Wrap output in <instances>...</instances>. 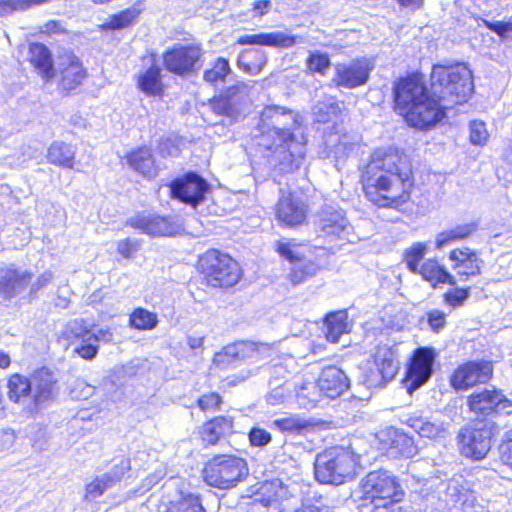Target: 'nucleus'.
I'll return each mask as SVG.
<instances>
[{
	"label": "nucleus",
	"mask_w": 512,
	"mask_h": 512,
	"mask_svg": "<svg viewBox=\"0 0 512 512\" xmlns=\"http://www.w3.org/2000/svg\"><path fill=\"white\" fill-rule=\"evenodd\" d=\"M11 365V358L7 352L0 350V368L7 369Z\"/></svg>",
	"instance_id": "obj_59"
},
{
	"label": "nucleus",
	"mask_w": 512,
	"mask_h": 512,
	"mask_svg": "<svg viewBox=\"0 0 512 512\" xmlns=\"http://www.w3.org/2000/svg\"><path fill=\"white\" fill-rule=\"evenodd\" d=\"M273 211L276 222L285 229L307 225L311 214L307 199L294 191L282 192Z\"/></svg>",
	"instance_id": "obj_17"
},
{
	"label": "nucleus",
	"mask_w": 512,
	"mask_h": 512,
	"mask_svg": "<svg viewBox=\"0 0 512 512\" xmlns=\"http://www.w3.org/2000/svg\"><path fill=\"white\" fill-rule=\"evenodd\" d=\"M6 388L9 401L14 404H20L31 398V376L27 377L18 372L12 373L7 378Z\"/></svg>",
	"instance_id": "obj_37"
},
{
	"label": "nucleus",
	"mask_w": 512,
	"mask_h": 512,
	"mask_svg": "<svg viewBox=\"0 0 512 512\" xmlns=\"http://www.w3.org/2000/svg\"><path fill=\"white\" fill-rule=\"evenodd\" d=\"M451 268L460 281H468L481 274L483 260L477 250L468 246H458L448 253Z\"/></svg>",
	"instance_id": "obj_23"
},
{
	"label": "nucleus",
	"mask_w": 512,
	"mask_h": 512,
	"mask_svg": "<svg viewBox=\"0 0 512 512\" xmlns=\"http://www.w3.org/2000/svg\"><path fill=\"white\" fill-rule=\"evenodd\" d=\"M4 6H6V2L0 1V7H4Z\"/></svg>",
	"instance_id": "obj_64"
},
{
	"label": "nucleus",
	"mask_w": 512,
	"mask_h": 512,
	"mask_svg": "<svg viewBox=\"0 0 512 512\" xmlns=\"http://www.w3.org/2000/svg\"><path fill=\"white\" fill-rule=\"evenodd\" d=\"M447 290L442 298L443 302L452 308L462 306L470 296L469 287H455Z\"/></svg>",
	"instance_id": "obj_50"
},
{
	"label": "nucleus",
	"mask_w": 512,
	"mask_h": 512,
	"mask_svg": "<svg viewBox=\"0 0 512 512\" xmlns=\"http://www.w3.org/2000/svg\"><path fill=\"white\" fill-rule=\"evenodd\" d=\"M204 50L200 43H175L162 53L164 69L177 77L195 76L204 63Z\"/></svg>",
	"instance_id": "obj_12"
},
{
	"label": "nucleus",
	"mask_w": 512,
	"mask_h": 512,
	"mask_svg": "<svg viewBox=\"0 0 512 512\" xmlns=\"http://www.w3.org/2000/svg\"><path fill=\"white\" fill-rule=\"evenodd\" d=\"M129 226L153 237L170 236L174 227L169 218L152 213H138L132 217Z\"/></svg>",
	"instance_id": "obj_31"
},
{
	"label": "nucleus",
	"mask_w": 512,
	"mask_h": 512,
	"mask_svg": "<svg viewBox=\"0 0 512 512\" xmlns=\"http://www.w3.org/2000/svg\"><path fill=\"white\" fill-rule=\"evenodd\" d=\"M238 45H259L277 48H290L297 43L296 35H288L280 31L245 34L237 38Z\"/></svg>",
	"instance_id": "obj_34"
},
{
	"label": "nucleus",
	"mask_w": 512,
	"mask_h": 512,
	"mask_svg": "<svg viewBox=\"0 0 512 512\" xmlns=\"http://www.w3.org/2000/svg\"><path fill=\"white\" fill-rule=\"evenodd\" d=\"M249 376V373H240L237 375H228L223 379V382L226 383L227 386H236L242 382H244Z\"/></svg>",
	"instance_id": "obj_57"
},
{
	"label": "nucleus",
	"mask_w": 512,
	"mask_h": 512,
	"mask_svg": "<svg viewBox=\"0 0 512 512\" xmlns=\"http://www.w3.org/2000/svg\"><path fill=\"white\" fill-rule=\"evenodd\" d=\"M41 34H45L47 36L65 34L67 30L62 26L61 22L58 20H49L47 21L40 30Z\"/></svg>",
	"instance_id": "obj_55"
},
{
	"label": "nucleus",
	"mask_w": 512,
	"mask_h": 512,
	"mask_svg": "<svg viewBox=\"0 0 512 512\" xmlns=\"http://www.w3.org/2000/svg\"><path fill=\"white\" fill-rule=\"evenodd\" d=\"M371 70L372 66L366 58H356L337 68L333 82L337 87L356 88L368 81Z\"/></svg>",
	"instance_id": "obj_29"
},
{
	"label": "nucleus",
	"mask_w": 512,
	"mask_h": 512,
	"mask_svg": "<svg viewBox=\"0 0 512 512\" xmlns=\"http://www.w3.org/2000/svg\"><path fill=\"white\" fill-rule=\"evenodd\" d=\"M325 338L330 343H338L340 338L351 331V321L346 309L327 313L323 319Z\"/></svg>",
	"instance_id": "obj_35"
},
{
	"label": "nucleus",
	"mask_w": 512,
	"mask_h": 512,
	"mask_svg": "<svg viewBox=\"0 0 512 512\" xmlns=\"http://www.w3.org/2000/svg\"><path fill=\"white\" fill-rule=\"evenodd\" d=\"M282 492L283 487L281 485L275 482H265L258 492L259 497L257 501L266 508L278 505L283 498Z\"/></svg>",
	"instance_id": "obj_44"
},
{
	"label": "nucleus",
	"mask_w": 512,
	"mask_h": 512,
	"mask_svg": "<svg viewBox=\"0 0 512 512\" xmlns=\"http://www.w3.org/2000/svg\"><path fill=\"white\" fill-rule=\"evenodd\" d=\"M430 87L424 73L407 72L393 81L392 109L408 127L428 131L447 115L444 101L452 105L466 103L474 92L473 75L463 64H435Z\"/></svg>",
	"instance_id": "obj_1"
},
{
	"label": "nucleus",
	"mask_w": 512,
	"mask_h": 512,
	"mask_svg": "<svg viewBox=\"0 0 512 512\" xmlns=\"http://www.w3.org/2000/svg\"><path fill=\"white\" fill-rule=\"evenodd\" d=\"M120 478H114L110 474L95 477L85 486V498H97L104 494Z\"/></svg>",
	"instance_id": "obj_46"
},
{
	"label": "nucleus",
	"mask_w": 512,
	"mask_h": 512,
	"mask_svg": "<svg viewBox=\"0 0 512 512\" xmlns=\"http://www.w3.org/2000/svg\"><path fill=\"white\" fill-rule=\"evenodd\" d=\"M494 375L491 360L476 359L459 363L448 376L449 386L456 392H465L488 384Z\"/></svg>",
	"instance_id": "obj_16"
},
{
	"label": "nucleus",
	"mask_w": 512,
	"mask_h": 512,
	"mask_svg": "<svg viewBox=\"0 0 512 512\" xmlns=\"http://www.w3.org/2000/svg\"><path fill=\"white\" fill-rule=\"evenodd\" d=\"M32 395L31 406L38 410L41 405L54 399L57 391V379L53 372L46 368L40 367L31 373Z\"/></svg>",
	"instance_id": "obj_28"
},
{
	"label": "nucleus",
	"mask_w": 512,
	"mask_h": 512,
	"mask_svg": "<svg viewBox=\"0 0 512 512\" xmlns=\"http://www.w3.org/2000/svg\"><path fill=\"white\" fill-rule=\"evenodd\" d=\"M57 88L64 96L76 93L89 78V72L83 60L73 51L67 50L58 57Z\"/></svg>",
	"instance_id": "obj_18"
},
{
	"label": "nucleus",
	"mask_w": 512,
	"mask_h": 512,
	"mask_svg": "<svg viewBox=\"0 0 512 512\" xmlns=\"http://www.w3.org/2000/svg\"><path fill=\"white\" fill-rule=\"evenodd\" d=\"M275 344L251 340H237L215 352L211 365L218 371H227L235 362L257 363L269 359L275 352Z\"/></svg>",
	"instance_id": "obj_10"
},
{
	"label": "nucleus",
	"mask_w": 512,
	"mask_h": 512,
	"mask_svg": "<svg viewBox=\"0 0 512 512\" xmlns=\"http://www.w3.org/2000/svg\"><path fill=\"white\" fill-rule=\"evenodd\" d=\"M396 2L400 7L412 10L419 9L424 4V0H396Z\"/></svg>",
	"instance_id": "obj_58"
},
{
	"label": "nucleus",
	"mask_w": 512,
	"mask_h": 512,
	"mask_svg": "<svg viewBox=\"0 0 512 512\" xmlns=\"http://www.w3.org/2000/svg\"><path fill=\"white\" fill-rule=\"evenodd\" d=\"M140 15L137 8H126L118 13L111 15L103 28L107 30H121L133 25Z\"/></svg>",
	"instance_id": "obj_43"
},
{
	"label": "nucleus",
	"mask_w": 512,
	"mask_h": 512,
	"mask_svg": "<svg viewBox=\"0 0 512 512\" xmlns=\"http://www.w3.org/2000/svg\"><path fill=\"white\" fill-rule=\"evenodd\" d=\"M315 384L319 394L328 399L340 397L350 387L348 377L336 365L323 367Z\"/></svg>",
	"instance_id": "obj_27"
},
{
	"label": "nucleus",
	"mask_w": 512,
	"mask_h": 512,
	"mask_svg": "<svg viewBox=\"0 0 512 512\" xmlns=\"http://www.w3.org/2000/svg\"><path fill=\"white\" fill-rule=\"evenodd\" d=\"M364 374L370 386H383L395 378L399 371L397 351L388 345L376 346Z\"/></svg>",
	"instance_id": "obj_19"
},
{
	"label": "nucleus",
	"mask_w": 512,
	"mask_h": 512,
	"mask_svg": "<svg viewBox=\"0 0 512 512\" xmlns=\"http://www.w3.org/2000/svg\"><path fill=\"white\" fill-rule=\"evenodd\" d=\"M267 63L266 56L258 50H244L238 58L239 68L249 74H258Z\"/></svg>",
	"instance_id": "obj_41"
},
{
	"label": "nucleus",
	"mask_w": 512,
	"mask_h": 512,
	"mask_svg": "<svg viewBox=\"0 0 512 512\" xmlns=\"http://www.w3.org/2000/svg\"><path fill=\"white\" fill-rule=\"evenodd\" d=\"M203 342H204V338L203 337H201V338H189L188 339V344H189L190 348H192V349L201 348L203 346Z\"/></svg>",
	"instance_id": "obj_61"
},
{
	"label": "nucleus",
	"mask_w": 512,
	"mask_h": 512,
	"mask_svg": "<svg viewBox=\"0 0 512 512\" xmlns=\"http://www.w3.org/2000/svg\"><path fill=\"white\" fill-rule=\"evenodd\" d=\"M330 108L333 109V111H336V112L340 113L339 104L337 102L332 103L330 105Z\"/></svg>",
	"instance_id": "obj_63"
},
{
	"label": "nucleus",
	"mask_w": 512,
	"mask_h": 512,
	"mask_svg": "<svg viewBox=\"0 0 512 512\" xmlns=\"http://www.w3.org/2000/svg\"><path fill=\"white\" fill-rule=\"evenodd\" d=\"M479 226L478 220H472L441 231L436 235L434 247L440 250L452 243L464 241L472 237L478 231Z\"/></svg>",
	"instance_id": "obj_36"
},
{
	"label": "nucleus",
	"mask_w": 512,
	"mask_h": 512,
	"mask_svg": "<svg viewBox=\"0 0 512 512\" xmlns=\"http://www.w3.org/2000/svg\"><path fill=\"white\" fill-rule=\"evenodd\" d=\"M434 429H435V428H434V425H432V424H426L425 426H423V427L421 428V433H422V435H423V436H426V434H424V432H425L426 430H428V431H430V432H431V431H432V430H434Z\"/></svg>",
	"instance_id": "obj_62"
},
{
	"label": "nucleus",
	"mask_w": 512,
	"mask_h": 512,
	"mask_svg": "<svg viewBox=\"0 0 512 512\" xmlns=\"http://www.w3.org/2000/svg\"><path fill=\"white\" fill-rule=\"evenodd\" d=\"M171 195L179 201L196 207L200 204L209 189L204 178L195 172H187L174 179L170 184Z\"/></svg>",
	"instance_id": "obj_22"
},
{
	"label": "nucleus",
	"mask_w": 512,
	"mask_h": 512,
	"mask_svg": "<svg viewBox=\"0 0 512 512\" xmlns=\"http://www.w3.org/2000/svg\"><path fill=\"white\" fill-rule=\"evenodd\" d=\"M232 73L229 60L217 57L210 66L203 71V81L210 86L217 87L224 84Z\"/></svg>",
	"instance_id": "obj_39"
},
{
	"label": "nucleus",
	"mask_w": 512,
	"mask_h": 512,
	"mask_svg": "<svg viewBox=\"0 0 512 512\" xmlns=\"http://www.w3.org/2000/svg\"><path fill=\"white\" fill-rule=\"evenodd\" d=\"M135 85L147 97L161 99L166 95L167 85L164 82L162 68L155 53L150 55L149 66L141 69L136 74Z\"/></svg>",
	"instance_id": "obj_25"
},
{
	"label": "nucleus",
	"mask_w": 512,
	"mask_h": 512,
	"mask_svg": "<svg viewBox=\"0 0 512 512\" xmlns=\"http://www.w3.org/2000/svg\"><path fill=\"white\" fill-rule=\"evenodd\" d=\"M360 501L368 512H402L406 492L398 476L386 469L369 471L359 484Z\"/></svg>",
	"instance_id": "obj_4"
},
{
	"label": "nucleus",
	"mask_w": 512,
	"mask_h": 512,
	"mask_svg": "<svg viewBox=\"0 0 512 512\" xmlns=\"http://www.w3.org/2000/svg\"><path fill=\"white\" fill-rule=\"evenodd\" d=\"M467 405L471 412L481 417H495L512 410V401L498 389H483L471 393L467 397Z\"/></svg>",
	"instance_id": "obj_20"
},
{
	"label": "nucleus",
	"mask_w": 512,
	"mask_h": 512,
	"mask_svg": "<svg viewBox=\"0 0 512 512\" xmlns=\"http://www.w3.org/2000/svg\"><path fill=\"white\" fill-rule=\"evenodd\" d=\"M112 335V331L109 328L100 329L94 333L86 320L79 319L64 326L58 336V341H63L66 348H68L76 340H80V344L73 350L74 354L83 360L91 361L99 353V342L101 340L111 342Z\"/></svg>",
	"instance_id": "obj_11"
},
{
	"label": "nucleus",
	"mask_w": 512,
	"mask_h": 512,
	"mask_svg": "<svg viewBox=\"0 0 512 512\" xmlns=\"http://www.w3.org/2000/svg\"><path fill=\"white\" fill-rule=\"evenodd\" d=\"M427 252L428 245L424 242H414L405 249L402 260L407 270L419 275L423 281L429 283L433 288L445 284L455 286L457 282L456 277L437 258L433 257L424 260Z\"/></svg>",
	"instance_id": "obj_8"
},
{
	"label": "nucleus",
	"mask_w": 512,
	"mask_h": 512,
	"mask_svg": "<svg viewBox=\"0 0 512 512\" xmlns=\"http://www.w3.org/2000/svg\"><path fill=\"white\" fill-rule=\"evenodd\" d=\"M495 431L494 422L481 419L461 428L457 435L460 453L472 460H482L491 449Z\"/></svg>",
	"instance_id": "obj_14"
},
{
	"label": "nucleus",
	"mask_w": 512,
	"mask_h": 512,
	"mask_svg": "<svg viewBox=\"0 0 512 512\" xmlns=\"http://www.w3.org/2000/svg\"><path fill=\"white\" fill-rule=\"evenodd\" d=\"M437 357L438 352L431 346H420L412 351L402 378V385L408 394L412 395L429 382Z\"/></svg>",
	"instance_id": "obj_15"
},
{
	"label": "nucleus",
	"mask_w": 512,
	"mask_h": 512,
	"mask_svg": "<svg viewBox=\"0 0 512 512\" xmlns=\"http://www.w3.org/2000/svg\"><path fill=\"white\" fill-rule=\"evenodd\" d=\"M490 138L486 123L482 120H472L469 123V141L472 145L483 147Z\"/></svg>",
	"instance_id": "obj_48"
},
{
	"label": "nucleus",
	"mask_w": 512,
	"mask_h": 512,
	"mask_svg": "<svg viewBox=\"0 0 512 512\" xmlns=\"http://www.w3.org/2000/svg\"><path fill=\"white\" fill-rule=\"evenodd\" d=\"M249 474L247 461L234 454L218 453L205 461L201 470L203 481L210 487L228 490L244 481Z\"/></svg>",
	"instance_id": "obj_7"
},
{
	"label": "nucleus",
	"mask_w": 512,
	"mask_h": 512,
	"mask_svg": "<svg viewBox=\"0 0 512 512\" xmlns=\"http://www.w3.org/2000/svg\"><path fill=\"white\" fill-rule=\"evenodd\" d=\"M46 160L53 166L74 170L78 163L77 147L72 143L54 140L47 148Z\"/></svg>",
	"instance_id": "obj_33"
},
{
	"label": "nucleus",
	"mask_w": 512,
	"mask_h": 512,
	"mask_svg": "<svg viewBox=\"0 0 512 512\" xmlns=\"http://www.w3.org/2000/svg\"><path fill=\"white\" fill-rule=\"evenodd\" d=\"M223 397L218 392H206L196 400L197 407L203 413H215L221 409Z\"/></svg>",
	"instance_id": "obj_49"
},
{
	"label": "nucleus",
	"mask_w": 512,
	"mask_h": 512,
	"mask_svg": "<svg viewBox=\"0 0 512 512\" xmlns=\"http://www.w3.org/2000/svg\"><path fill=\"white\" fill-rule=\"evenodd\" d=\"M416 168L406 151L395 145L374 148L358 168L365 201L379 210L402 211L413 202Z\"/></svg>",
	"instance_id": "obj_2"
},
{
	"label": "nucleus",
	"mask_w": 512,
	"mask_h": 512,
	"mask_svg": "<svg viewBox=\"0 0 512 512\" xmlns=\"http://www.w3.org/2000/svg\"><path fill=\"white\" fill-rule=\"evenodd\" d=\"M349 228L346 212L332 206L323 207L317 214V237L332 243L344 238Z\"/></svg>",
	"instance_id": "obj_21"
},
{
	"label": "nucleus",
	"mask_w": 512,
	"mask_h": 512,
	"mask_svg": "<svg viewBox=\"0 0 512 512\" xmlns=\"http://www.w3.org/2000/svg\"><path fill=\"white\" fill-rule=\"evenodd\" d=\"M125 160L129 167L147 179L155 178L158 175L153 150L147 145L132 148L125 154Z\"/></svg>",
	"instance_id": "obj_32"
},
{
	"label": "nucleus",
	"mask_w": 512,
	"mask_h": 512,
	"mask_svg": "<svg viewBox=\"0 0 512 512\" xmlns=\"http://www.w3.org/2000/svg\"><path fill=\"white\" fill-rule=\"evenodd\" d=\"M294 512H321V509L314 504H302Z\"/></svg>",
	"instance_id": "obj_60"
},
{
	"label": "nucleus",
	"mask_w": 512,
	"mask_h": 512,
	"mask_svg": "<svg viewBox=\"0 0 512 512\" xmlns=\"http://www.w3.org/2000/svg\"><path fill=\"white\" fill-rule=\"evenodd\" d=\"M389 450L396 458H409L415 452L413 439L404 433H396L391 440Z\"/></svg>",
	"instance_id": "obj_45"
},
{
	"label": "nucleus",
	"mask_w": 512,
	"mask_h": 512,
	"mask_svg": "<svg viewBox=\"0 0 512 512\" xmlns=\"http://www.w3.org/2000/svg\"><path fill=\"white\" fill-rule=\"evenodd\" d=\"M158 315L143 307L134 308L129 314L128 325L130 328L139 331H149L157 327Z\"/></svg>",
	"instance_id": "obj_40"
},
{
	"label": "nucleus",
	"mask_w": 512,
	"mask_h": 512,
	"mask_svg": "<svg viewBox=\"0 0 512 512\" xmlns=\"http://www.w3.org/2000/svg\"><path fill=\"white\" fill-rule=\"evenodd\" d=\"M249 444L252 447H264L272 441V435L260 427H252L248 432Z\"/></svg>",
	"instance_id": "obj_52"
},
{
	"label": "nucleus",
	"mask_w": 512,
	"mask_h": 512,
	"mask_svg": "<svg viewBox=\"0 0 512 512\" xmlns=\"http://www.w3.org/2000/svg\"><path fill=\"white\" fill-rule=\"evenodd\" d=\"M273 426L283 434L305 435L315 429L317 422L311 419L301 418L297 415L275 419Z\"/></svg>",
	"instance_id": "obj_38"
},
{
	"label": "nucleus",
	"mask_w": 512,
	"mask_h": 512,
	"mask_svg": "<svg viewBox=\"0 0 512 512\" xmlns=\"http://www.w3.org/2000/svg\"><path fill=\"white\" fill-rule=\"evenodd\" d=\"M484 25L487 29L494 32L501 38H506L512 33V21H484Z\"/></svg>",
	"instance_id": "obj_54"
},
{
	"label": "nucleus",
	"mask_w": 512,
	"mask_h": 512,
	"mask_svg": "<svg viewBox=\"0 0 512 512\" xmlns=\"http://www.w3.org/2000/svg\"><path fill=\"white\" fill-rule=\"evenodd\" d=\"M290 114L289 110L278 106H266L260 113L259 128L261 137L265 139V149L271 153L282 173H292L299 168V156L291 150V146L297 143L294 132L290 128L276 126L281 117Z\"/></svg>",
	"instance_id": "obj_3"
},
{
	"label": "nucleus",
	"mask_w": 512,
	"mask_h": 512,
	"mask_svg": "<svg viewBox=\"0 0 512 512\" xmlns=\"http://www.w3.org/2000/svg\"><path fill=\"white\" fill-rule=\"evenodd\" d=\"M361 469L360 456L341 445L329 446L316 455L315 479L320 484L342 485L353 481Z\"/></svg>",
	"instance_id": "obj_6"
},
{
	"label": "nucleus",
	"mask_w": 512,
	"mask_h": 512,
	"mask_svg": "<svg viewBox=\"0 0 512 512\" xmlns=\"http://www.w3.org/2000/svg\"><path fill=\"white\" fill-rule=\"evenodd\" d=\"M272 8L271 0H256L252 4V11L254 17H263L269 13Z\"/></svg>",
	"instance_id": "obj_56"
},
{
	"label": "nucleus",
	"mask_w": 512,
	"mask_h": 512,
	"mask_svg": "<svg viewBox=\"0 0 512 512\" xmlns=\"http://www.w3.org/2000/svg\"><path fill=\"white\" fill-rule=\"evenodd\" d=\"M33 273L22 271L15 266H8L0 269V301L9 302L30 286L28 293L24 296L27 302H32L39 297L41 290L49 286L53 281V273L45 271L38 275L32 283Z\"/></svg>",
	"instance_id": "obj_9"
},
{
	"label": "nucleus",
	"mask_w": 512,
	"mask_h": 512,
	"mask_svg": "<svg viewBox=\"0 0 512 512\" xmlns=\"http://www.w3.org/2000/svg\"><path fill=\"white\" fill-rule=\"evenodd\" d=\"M140 243L138 240L126 238L117 242V252L123 258H131L139 249Z\"/></svg>",
	"instance_id": "obj_53"
},
{
	"label": "nucleus",
	"mask_w": 512,
	"mask_h": 512,
	"mask_svg": "<svg viewBox=\"0 0 512 512\" xmlns=\"http://www.w3.org/2000/svg\"><path fill=\"white\" fill-rule=\"evenodd\" d=\"M28 61L35 72L45 82H51L56 76L53 55L41 42H32L28 46Z\"/></svg>",
	"instance_id": "obj_30"
},
{
	"label": "nucleus",
	"mask_w": 512,
	"mask_h": 512,
	"mask_svg": "<svg viewBox=\"0 0 512 512\" xmlns=\"http://www.w3.org/2000/svg\"><path fill=\"white\" fill-rule=\"evenodd\" d=\"M234 431L232 416L217 415L205 420L197 429V438L203 448L213 447Z\"/></svg>",
	"instance_id": "obj_26"
},
{
	"label": "nucleus",
	"mask_w": 512,
	"mask_h": 512,
	"mask_svg": "<svg viewBox=\"0 0 512 512\" xmlns=\"http://www.w3.org/2000/svg\"><path fill=\"white\" fill-rule=\"evenodd\" d=\"M305 63L310 74L325 75L331 66L329 55L319 51L310 52Z\"/></svg>",
	"instance_id": "obj_47"
},
{
	"label": "nucleus",
	"mask_w": 512,
	"mask_h": 512,
	"mask_svg": "<svg viewBox=\"0 0 512 512\" xmlns=\"http://www.w3.org/2000/svg\"><path fill=\"white\" fill-rule=\"evenodd\" d=\"M425 316L430 330L436 334L440 333L447 325V315L440 309L429 310Z\"/></svg>",
	"instance_id": "obj_51"
},
{
	"label": "nucleus",
	"mask_w": 512,
	"mask_h": 512,
	"mask_svg": "<svg viewBox=\"0 0 512 512\" xmlns=\"http://www.w3.org/2000/svg\"><path fill=\"white\" fill-rule=\"evenodd\" d=\"M246 92L247 85L244 82L227 86L208 100L210 110L217 116L234 119L239 114V105Z\"/></svg>",
	"instance_id": "obj_24"
},
{
	"label": "nucleus",
	"mask_w": 512,
	"mask_h": 512,
	"mask_svg": "<svg viewBox=\"0 0 512 512\" xmlns=\"http://www.w3.org/2000/svg\"><path fill=\"white\" fill-rule=\"evenodd\" d=\"M164 512H206L201 497L188 493L176 501H171Z\"/></svg>",
	"instance_id": "obj_42"
},
{
	"label": "nucleus",
	"mask_w": 512,
	"mask_h": 512,
	"mask_svg": "<svg viewBox=\"0 0 512 512\" xmlns=\"http://www.w3.org/2000/svg\"><path fill=\"white\" fill-rule=\"evenodd\" d=\"M194 267L201 284L210 289L227 291L243 278L239 261L219 248H208L200 253Z\"/></svg>",
	"instance_id": "obj_5"
},
{
	"label": "nucleus",
	"mask_w": 512,
	"mask_h": 512,
	"mask_svg": "<svg viewBox=\"0 0 512 512\" xmlns=\"http://www.w3.org/2000/svg\"><path fill=\"white\" fill-rule=\"evenodd\" d=\"M306 246L303 241L294 238H285L274 243V250L278 256L291 264L287 280L292 286H298L312 278L320 270V265L312 259H307L301 252Z\"/></svg>",
	"instance_id": "obj_13"
}]
</instances>
